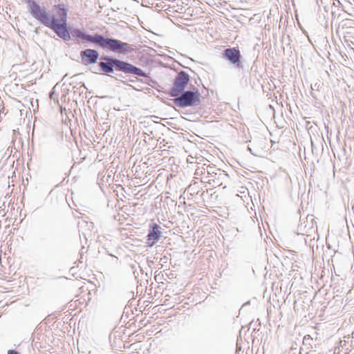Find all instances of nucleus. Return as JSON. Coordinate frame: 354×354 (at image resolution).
Returning a JSON list of instances; mask_svg holds the SVG:
<instances>
[{"label": "nucleus", "instance_id": "5", "mask_svg": "<svg viewBox=\"0 0 354 354\" xmlns=\"http://www.w3.org/2000/svg\"><path fill=\"white\" fill-rule=\"evenodd\" d=\"M173 102L180 108L198 106L201 104V94L197 87L189 84V89L184 91L177 97H174Z\"/></svg>", "mask_w": 354, "mask_h": 354}, {"label": "nucleus", "instance_id": "16", "mask_svg": "<svg viewBox=\"0 0 354 354\" xmlns=\"http://www.w3.org/2000/svg\"><path fill=\"white\" fill-rule=\"evenodd\" d=\"M84 77H86V75L84 73H80L73 76V78L79 86L83 84H85L84 82Z\"/></svg>", "mask_w": 354, "mask_h": 354}, {"label": "nucleus", "instance_id": "21", "mask_svg": "<svg viewBox=\"0 0 354 354\" xmlns=\"http://www.w3.org/2000/svg\"><path fill=\"white\" fill-rule=\"evenodd\" d=\"M86 133H87V130H86V128L85 127V130H84V131H82V132H80V136H81V137L82 136V135H84V138H85L86 139H87V135H86Z\"/></svg>", "mask_w": 354, "mask_h": 354}, {"label": "nucleus", "instance_id": "15", "mask_svg": "<svg viewBox=\"0 0 354 354\" xmlns=\"http://www.w3.org/2000/svg\"><path fill=\"white\" fill-rule=\"evenodd\" d=\"M86 224L87 222L84 220H82V222H78L79 232L81 233L80 234V237L81 239L83 236L86 243L87 242L86 231L88 230Z\"/></svg>", "mask_w": 354, "mask_h": 354}, {"label": "nucleus", "instance_id": "12", "mask_svg": "<svg viewBox=\"0 0 354 354\" xmlns=\"http://www.w3.org/2000/svg\"><path fill=\"white\" fill-rule=\"evenodd\" d=\"M55 9L57 10V15L58 18L56 17L55 15H50L48 13V17L50 21H55V23H62L67 22V12L68 10L66 8V6L63 3L55 5L54 6Z\"/></svg>", "mask_w": 354, "mask_h": 354}, {"label": "nucleus", "instance_id": "11", "mask_svg": "<svg viewBox=\"0 0 354 354\" xmlns=\"http://www.w3.org/2000/svg\"><path fill=\"white\" fill-rule=\"evenodd\" d=\"M161 227L156 223L149 225L148 234L147 236V245L153 246L162 236Z\"/></svg>", "mask_w": 354, "mask_h": 354}, {"label": "nucleus", "instance_id": "14", "mask_svg": "<svg viewBox=\"0 0 354 354\" xmlns=\"http://www.w3.org/2000/svg\"><path fill=\"white\" fill-rule=\"evenodd\" d=\"M71 35L73 37L83 39L88 41V34L82 31L80 29L75 28L71 31Z\"/></svg>", "mask_w": 354, "mask_h": 354}, {"label": "nucleus", "instance_id": "20", "mask_svg": "<svg viewBox=\"0 0 354 354\" xmlns=\"http://www.w3.org/2000/svg\"><path fill=\"white\" fill-rule=\"evenodd\" d=\"M7 354H20V353L16 350L11 349V350H8Z\"/></svg>", "mask_w": 354, "mask_h": 354}, {"label": "nucleus", "instance_id": "19", "mask_svg": "<svg viewBox=\"0 0 354 354\" xmlns=\"http://www.w3.org/2000/svg\"><path fill=\"white\" fill-rule=\"evenodd\" d=\"M313 341L312 337L309 335H306L304 337L303 344L304 345H310V342Z\"/></svg>", "mask_w": 354, "mask_h": 354}, {"label": "nucleus", "instance_id": "24", "mask_svg": "<svg viewBox=\"0 0 354 354\" xmlns=\"http://www.w3.org/2000/svg\"><path fill=\"white\" fill-rule=\"evenodd\" d=\"M311 95H312V97H314V98H315V99L317 98V96H316V95H315V93L311 92Z\"/></svg>", "mask_w": 354, "mask_h": 354}, {"label": "nucleus", "instance_id": "7", "mask_svg": "<svg viewBox=\"0 0 354 354\" xmlns=\"http://www.w3.org/2000/svg\"><path fill=\"white\" fill-rule=\"evenodd\" d=\"M92 213L91 221H90V224L91 225V230L93 231L94 236H96L95 238V244L97 243H102V239H104L105 237L102 235L104 232V229L105 226L104 214L102 212H95L93 209Z\"/></svg>", "mask_w": 354, "mask_h": 354}, {"label": "nucleus", "instance_id": "3", "mask_svg": "<svg viewBox=\"0 0 354 354\" xmlns=\"http://www.w3.org/2000/svg\"><path fill=\"white\" fill-rule=\"evenodd\" d=\"M30 15L41 24L53 30L55 34L64 41L71 39V32L67 27V22L55 23L50 21L45 7L40 6L35 0H25Z\"/></svg>", "mask_w": 354, "mask_h": 354}, {"label": "nucleus", "instance_id": "23", "mask_svg": "<svg viewBox=\"0 0 354 354\" xmlns=\"http://www.w3.org/2000/svg\"><path fill=\"white\" fill-rule=\"evenodd\" d=\"M53 96H54V92L52 91H50V97L51 99H53Z\"/></svg>", "mask_w": 354, "mask_h": 354}, {"label": "nucleus", "instance_id": "18", "mask_svg": "<svg viewBox=\"0 0 354 354\" xmlns=\"http://www.w3.org/2000/svg\"><path fill=\"white\" fill-rule=\"evenodd\" d=\"M82 63L86 66L88 65V48L81 52Z\"/></svg>", "mask_w": 354, "mask_h": 354}, {"label": "nucleus", "instance_id": "10", "mask_svg": "<svg viewBox=\"0 0 354 354\" xmlns=\"http://www.w3.org/2000/svg\"><path fill=\"white\" fill-rule=\"evenodd\" d=\"M103 278L102 273L99 272L97 275L93 277V279H96V282L91 284V280H90V296L93 297V305H97L98 299L104 291V286H102Z\"/></svg>", "mask_w": 354, "mask_h": 354}, {"label": "nucleus", "instance_id": "13", "mask_svg": "<svg viewBox=\"0 0 354 354\" xmlns=\"http://www.w3.org/2000/svg\"><path fill=\"white\" fill-rule=\"evenodd\" d=\"M75 94L78 93L79 100L82 102L84 105H87L88 107V99L87 97L88 88L86 84H83L77 88V90L74 91Z\"/></svg>", "mask_w": 354, "mask_h": 354}, {"label": "nucleus", "instance_id": "22", "mask_svg": "<svg viewBox=\"0 0 354 354\" xmlns=\"http://www.w3.org/2000/svg\"><path fill=\"white\" fill-rule=\"evenodd\" d=\"M94 274H90V280H91V284H93V282H96V279H93Z\"/></svg>", "mask_w": 354, "mask_h": 354}, {"label": "nucleus", "instance_id": "17", "mask_svg": "<svg viewBox=\"0 0 354 354\" xmlns=\"http://www.w3.org/2000/svg\"><path fill=\"white\" fill-rule=\"evenodd\" d=\"M99 57V53L96 50L90 49V64H95Z\"/></svg>", "mask_w": 354, "mask_h": 354}, {"label": "nucleus", "instance_id": "2", "mask_svg": "<svg viewBox=\"0 0 354 354\" xmlns=\"http://www.w3.org/2000/svg\"><path fill=\"white\" fill-rule=\"evenodd\" d=\"M30 15L41 24L53 30L55 34L64 41L71 39V32L67 27V22L55 23L50 21L45 7L40 6L35 0H25Z\"/></svg>", "mask_w": 354, "mask_h": 354}, {"label": "nucleus", "instance_id": "25", "mask_svg": "<svg viewBox=\"0 0 354 354\" xmlns=\"http://www.w3.org/2000/svg\"><path fill=\"white\" fill-rule=\"evenodd\" d=\"M352 338L354 339V331L352 333Z\"/></svg>", "mask_w": 354, "mask_h": 354}, {"label": "nucleus", "instance_id": "1", "mask_svg": "<svg viewBox=\"0 0 354 354\" xmlns=\"http://www.w3.org/2000/svg\"><path fill=\"white\" fill-rule=\"evenodd\" d=\"M90 71L106 75H111L115 72H121L126 75L148 77V75L142 68L112 55H102L96 68L90 67Z\"/></svg>", "mask_w": 354, "mask_h": 354}, {"label": "nucleus", "instance_id": "8", "mask_svg": "<svg viewBox=\"0 0 354 354\" xmlns=\"http://www.w3.org/2000/svg\"><path fill=\"white\" fill-rule=\"evenodd\" d=\"M204 174L207 173L208 182H212L214 185L221 186L224 182L228 180L229 176L223 170L217 168L214 165H209L204 169Z\"/></svg>", "mask_w": 354, "mask_h": 354}, {"label": "nucleus", "instance_id": "6", "mask_svg": "<svg viewBox=\"0 0 354 354\" xmlns=\"http://www.w3.org/2000/svg\"><path fill=\"white\" fill-rule=\"evenodd\" d=\"M189 81L190 76L187 72L184 71L177 72L173 80L172 86L168 92L169 95L170 97L178 96L186 88Z\"/></svg>", "mask_w": 354, "mask_h": 354}, {"label": "nucleus", "instance_id": "26", "mask_svg": "<svg viewBox=\"0 0 354 354\" xmlns=\"http://www.w3.org/2000/svg\"><path fill=\"white\" fill-rule=\"evenodd\" d=\"M352 209L354 210V205H353Z\"/></svg>", "mask_w": 354, "mask_h": 354}, {"label": "nucleus", "instance_id": "9", "mask_svg": "<svg viewBox=\"0 0 354 354\" xmlns=\"http://www.w3.org/2000/svg\"><path fill=\"white\" fill-rule=\"evenodd\" d=\"M221 58L234 66L235 68H243L242 55L238 47L225 48L221 53Z\"/></svg>", "mask_w": 354, "mask_h": 354}, {"label": "nucleus", "instance_id": "4", "mask_svg": "<svg viewBox=\"0 0 354 354\" xmlns=\"http://www.w3.org/2000/svg\"><path fill=\"white\" fill-rule=\"evenodd\" d=\"M90 44L122 55H127L134 50L133 45L113 37H105L100 33L90 34Z\"/></svg>", "mask_w": 354, "mask_h": 354}]
</instances>
